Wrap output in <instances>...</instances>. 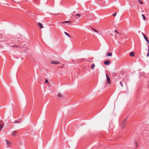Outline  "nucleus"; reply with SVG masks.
Returning a JSON list of instances; mask_svg holds the SVG:
<instances>
[{
    "instance_id": "1a4fd4ad",
    "label": "nucleus",
    "mask_w": 149,
    "mask_h": 149,
    "mask_svg": "<svg viewBox=\"0 0 149 149\" xmlns=\"http://www.w3.org/2000/svg\"><path fill=\"white\" fill-rule=\"evenodd\" d=\"M71 23V22L70 21H65L63 22H61L62 24H64L65 23Z\"/></svg>"
},
{
    "instance_id": "6e6552de",
    "label": "nucleus",
    "mask_w": 149,
    "mask_h": 149,
    "mask_svg": "<svg viewBox=\"0 0 149 149\" xmlns=\"http://www.w3.org/2000/svg\"><path fill=\"white\" fill-rule=\"evenodd\" d=\"M130 56L133 57L134 56V52H131L130 54Z\"/></svg>"
},
{
    "instance_id": "a878e982",
    "label": "nucleus",
    "mask_w": 149,
    "mask_h": 149,
    "mask_svg": "<svg viewBox=\"0 0 149 149\" xmlns=\"http://www.w3.org/2000/svg\"><path fill=\"white\" fill-rule=\"evenodd\" d=\"M149 56V52H148V53L147 54V57H148V56Z\"/></svg>"
},
{
    "instance_id": "9d476101",
    "label": "nucleus",
    "mask_w": 149,
    "mask_h": 149,
    "mask_svg": "<svg viewBox=\"0 0 149 149\" xmlns=\"http://www.w3.org/2000/svg\"><path fill=\"white\" fill-rule=\"evenodd\" d=\"M142 34H143V37H144L145 39V40L146 41L148 40V39L146 37V36H145V35L144 34H143V33Z\"/></svg>"
},
{
    "instance_id": "7ed1b4c3",
    "label": "nucleus",
    "mask_w": 149,
    "mask_h": 149,
    "mask_svg": "<svg viewBox=\"0 0 149 149\" xmlns=\"http://www.w3.org/2000/svg\"><path fill=\"white\" fill-rule=\"evenodd\" d=\"M51 63L53 64H60V62L57 61H52Z\"/></svg>"
},
{
    "instance_id": "f03ea898",
    "label": "nucleus",
    "mask_w": 149,
    "mask_h": 149,
    "mask_svg": "<svg viewBox=\"0 0 149 149\" xmlns=\"http://www.w3.org/2000/svg\"><path fill=\"white\" fill-rule=\"evenodd\" d=\"M75 12L74 11L72 13V15L74 17V18H76V19H77L78 17H79L81 16V15L79 14H76L75 15H74L75 13Z\"/></svg>"
},
{
    "instance_id": "39448f33",
    "label": "nucleus",
    "mask_w": 149,
    "mask_h": 149,
    "mask_svg": "<svg viewBox=\"0 0 149 149\" xmlns=\"http://www.w3.org/2000/svg\"><path fill=\"white\" fill-rule=\"evenodd\" d=\"M18 132L17 131H13L12 132V135L13 136H15L17 133Z\"/></svg>"
},
{
    "instance_id": "cd10ccee",
    "label": "nucleus",
    "mask_w": 149,
    "mask_h": 149,
    "mask_svg": "<svg viewBox=\"0 0 149 149\" xmlns=\"http://www.w3.org/2000/svg\"><path fill=\"white\" fill-rule=\"evenodd\" d=\"M56 15H60V13H58L57 14H55Z\"/></svg>"
},
{
    "instance_id": "bb28decb",
    "label": "nucleus",
    "mask_w": 149,
    "mask_h": 149,
    "mask_svg": "<svg viewBox=\"0 0 149 149\" xmlns=\"http://www.w3.org/2000/svg\"><path fill=\"white\" fill-rule=\"evenodd\" d=\"M114 31H115L116 33H118V32L117 31V30H115Z\"/></svg>"
},
{
    "instance_id": "0eeeda50",
    "label": "nucleus",
    "mask_w": 149,
    "mask_h": 149,
    "mask_svg": "<svg viewBox=\"0 0 149 149\" xmlns=\"http://www.w3.org/2000/svg\"><path fill=\"white\" fill-rule=\"evenodd\" d=\"M104 63L105 64L108 65L109 64L110 61H106L104 62Z\"/></svg>"
},
{
    "instance_id": "a211bd4d",
    "label": "nucleus",
    "mask_w": 149,
    "mask_h": 149,
    "mask_svg": "<svg viewBox=\"0 0 149 149\" xmlns=\"http://www.w3.org/2000/svg\"><path fill=\"white\" fill-rule=\"evenodd\" d=\"M142 16L143 17V19L144 20H145L146 19V18L145 17V16L143 14H142Z\"/></svg>"
},
{
    "instance_id": "412c9836",
    "label": "nucleus",
    "mask_w": 149,
    "mask_h": 149,
    "mask_svg": "<svg viewBox=\"0 0 149 149\" xmlns=\"http://www.w3.org/2000/svg\"><path fill=\"white\" fill-rule=\"evenodd\" d=\"M138 1L139 2V3H140V4H143V2H142V1H140V0H138Z\"/></svg>"
},
{
    "instance_id": "ddd939ff",
    "label": "nucleus",
    "mask_w": 149,
    "mask_h": 149,
    "mask_svg": "<svg viewBox=\"0 0 149 149\" xmlns=\"http://www.w3.org/2000/svg\"><path fill=\"white\" fill-rule=\"evenodd\" d=\"M112 55V53H111L110 52H109L107 53V56H111Z\"/></svg>"
},
{
    "instance_id": "20e7f679",
    "label": "nucleus",
    "mask_w": 149,
    "mask_h": 149,
    "mask_svg": "<svg viewBox=\"0 0 149 149\" xmlns=\"http://www.w3.org/2000/svg\"><path fill=\"white\" fill-rule=\"evenodd\" d=\"M106 76L107 81V83L109 84L110 83V78L108 75L107 74H106Z\"/></svg>"
},
{
    "instance_id": "393cba45",
    "label": "nucleus",
    "mask_w": 149,
    "mask_h": 149,
    "mask_svg": "<svg viewBox=\"0 0 149 149\" xmlns=\"http://www.w3.org/2000/svg\"><path fill=\"white\" fill-rule=\"evenodd\" d=\"M116 15V13H115V14H113L112 15L114 17H115Z\"/></svg>"
},
{
    "instance_id": "9b49d317",
    "label": "nucleus",
    "mask_w": 149,
    "mask_h": 149,
    "mask_svg": "<svg viewBox=\"0 0 149 149\" xmlns=\"http://www.w3.org/2000/svg\"><path fill=\"white\" fill-rule=\"evenodd\" d=\"M91 29H92L93 31H94L96 33H97L98 32V31L97 30H96L95 29H94L91 27Z\"/></svg>"
},
{
    "instance_id": "f8f14e48",
    "label": "nucleus",
    "mask_w": 149,
    "mask_h": 149,
    "mask_svg": "<svg viewBox=\"0 0 149 149\" xmlns=\"http://www.w3.org/2000/svg\"><path fill=\"white\" fill-rule=\"evenodd\" d=\"M5 141L6 142V144L8 146H9L10 144V143L7 140H6Z\"/></svg>"
},
{
    "instance_id": "4468645a",
    "label": "nucleus",
    "mask_w": 149,
    "mask_h": 149,
    "mask_svg": "<svg viewBox=\"0 0 149 149\" xmlns=\"http://www.w3.org/2000/svg\"><path fill=\"white\" fill-rule=\"evenodd\" d=\"M95 66V65L94 63H93L91 65V68L92 69H93Z\"/></svg>"
},
{
    "instance_id": "5701e85b",
    "label": "nucleus",
    "mask_w": 149,
    "mask_h": 149,
    "mask_svg": "<svg viewBox=\"0 0 149 149\" xmlns=\"http://www.w3.org/2000/svg\"><path fill=\"white\" fill-rule=\"evenodd\" d=\"M13 47H19V46L17 45H13Z\"/></svg>"
},
{
    "instance_id": "f3484780",
    "label": "nucleus",
    "mask_w": 149,
    "mask_h": 149,
    "mask_svg": "<svg viewBox=\"0 0 149 149\" xmlns=\"http://www.w3.org/2000/svg\"><path fill=\"white\" fill-rule=\"evenodd\" d=\"M3 125L2 124H0V131L1 130V129L3 127Z\"/></svg>"
},
{
    "instance_id": "4be33fe9",
    "label": "nucleus",
    "mask_w": 149,
    "mask_h": 149,
    "mask_svg": "<svg viewBox=\"0 0 149 149\" xmlns=\"http://www.w3.org/2000/svg\"><path fill=\"white\" fill-rule=\"evenodd\" d=\"M20 122L19 121H18L17 120H15L14 121V123H19Z\"/></svg>"
},
{
    "instance_id": "c85d7f7f",
    "label": "nucleus",
    "mask_w": 149,
    "mask_h": 149,
    "mask_svg": "<svg viewBox=\"0 0 149 149\" xmlns=\"http://www.w3.org/2000/svg\"><path fill=\"white\" fill-rule=\"evenodd\" d=\"M148 52H149V46H148Z\"/></svg>"
},
{
    "instance_id": "6ab92c4d",
    "label": "nucleus",
    "mask_w": 149,
    "mask_h": 149,
    "mask_svg": "<svg viewBox=\"0 0 149 149\" xmlns=\"http://www.w3.org/2000/svg\"><path fill=\"white\" fill-rule=\"evenodd\" d=\"M123 81H120V85H121V86L122 87H123Z\"/></svg>"
},
{
    "instance_id": "b1692460",
    "label": "nucleus",
    "mask_w": 149,
    "mask_h": 149,
    "mask_svg": "<svg viewBox=\"0 0 149 149\" xmlns=\"http://www.w3.org/2000/svg\"><path fill=\"white\" fill-rule=\"evenodd\" d=\"M45 83H48V81L46 79L45 80Z\"/></svg>"
},
{
    "instance_id": "2eb2a0df",
    "label": "nucleus",
    "mask_w": 149,
    "mask_h": 149,
    "mask_svg": "<svg viewBox=\"0 0 149 149\" xmlns=\"http://www.w3.org/2000/svg\"><path fill=\"white\" fill-rule=\"evenodd\" d=\"M64 33L68 37L70 38V35L66 32H65Z\"/></svg>"
},
{
    "instance_id": "aec40b11",
    "label": "nucleus",
    "mask_w": 149,
    "mask_h": 149,
    "mask_svg": "<svg viewBox=\"0 0 149 149\" xmlns=\"http://www.w3.org/2000/svg\"><path fill=\"white\" fill-rule=\"evenodd\" d=\"M136 144L135 145V146L136 148H137L138 147V145L137 144V143L136 142Z\"/></svg>"
},
{
    "instance_id": "dca6fc26",
    "label": "nucleus",
    "mask_w": 149,
    "mask_h": 149,
    "mask_svg": "<svg viewBox=\"0 0 149 149\" xmlns=\"http://www.w3.org/2000/svg\"><path fill=\"white\" fill-rule=\"evenodd\" d=\"M58 97H63V96L62 95L60 94V93H59L58 95Z\"/></svg>"
},
{
    "instance_id": "423d86ee",
    "label": "nucleus",
    "mask_w": 149,
    "mask_h": 149,
    "mask_svg": "<svg viewBox=\"0 0 149 149\" xmlns=\"http://www.w3.org/2000/svg\"><path fill=\"white\" fill-rule=\"evenodd\" d=\"M38 25L39 26L40 29H42L43 28V26L42 24L40 22H38Z\"/></svg>"
},
{
    "instance_id": "f257e3e1",
    "label": "nucleus",
    "mask_w": 149,
    "mask_h": 149,
    "mask_svg": "<svg viewBox=\"0 0 149 149\" xmlns=\"http://www.w3.org/2000/svg\"><path fill=\"white\" fill-rule=\"evenodd\" d=\"M126 120V119H124L120 124V127H121L122 129H123L125 126Z\"/></svg>"
}]
</instances>
